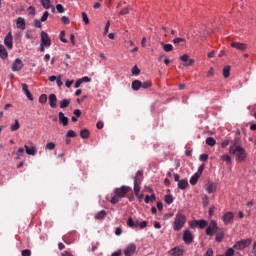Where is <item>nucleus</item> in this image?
I'll list each match as a JSON object with an SVG mask.
<instances>
[{
  "label": "nucleus",
  "instance_id": "nucleus-1",
  "mask_svg": "<svg viewBox=\"0 0 256 256\" xmlns=\"http://www.w3.org/2000/svg\"><path fill=\"white\" fill-rule=\"evenodd\" d=\"M229 153L230 155H234L238 163H243L247 160V151L239 145V138H235L231 141Z\"/></svg>",
  "mask_w": 256,
  "mask_h": 256
},
{
  "label": "nucleus",
  "instance_id": "nucleus-2",
  "mask_svg": "<svg viewBox=\"0 0 256 256\" xmlns=\"http://www.w3.org/2000/svg\"><path fill=\"white\" fill-rule=\"evenodd\" d=\"M129 191H131V187L129 186H121L119 188H116L114 190L115 195L110 200L112 205H116V203L121 201V199L127 197V193H129Z\"/></svg>",
  "mask_w": 256,
  "mask_h": 256
},
{
  "label": "nucleus",
  "instance_id": "nucleus-3",
  "mask_svg": "<svg viewBox=\"0 0 256 256\" xmlns=\"http://www.w3.org/2000/svg\"><path fill=\"white\" fill-rule=\"evenodd\" d=\"M185 223H187V217L182 213L176 214V217L173 223L174 231H181V229L185 227Z\"/></svg>",
  "mask_w": 256,
  "mask_h": 256
},
{
  "label": "nucleus",
  "instance_id": "nucleus-4",
  "mask_svg": "<svg viewBox=\"0 0 256 256\" xmlns=\"http://www.w3.org/2000/svg\"><path fill=\"white\" fill-rule=\"evenodd\" d=\"M251 243H253V239L251 238L239 240L234 244L233 249H235L236 251H243V249H247V247H249Z\"/></svg>",
  "mask_w": 256,
  "mask_h": 256
},
{
  "label": "nucleus",
  "instance_id": "nucleus-5",
  "mask_svg": "<svg viewBox=\"0 0 256 256\" xmlns=\"http://www.w3.org/2000/svg\"><path fill=\"white\" fill-rule=\"evenodd\" d=\"M217 229H219V226L217 225V221L211 220L209 223V226L206 228V235H208V237H213Z\"/></svg>",
  "mask_w": 256,
  "mask_h": 256
},
{
  "label": "nucleus",
  "instance_id": "nucleus-6",
  "mask_svg": "<svg viewBox=\"0 0 256 256\" xmlns=\"http://www.w3.org/2000/svg\"><path fill=\"white\" fill-rule=\"evenodd\" d=\"M174 181L178 183V189L184 190L187 189V187H189V182L187 181V179L180 180L179 174H174Z\"/></svg>",
  "mask_w": 256,
  "mask_h": 256
},
{
  "label": "nucleus",
  "instance_id": "nucleus-7",
  "mask_svg": "<svg viewBox=\"0 0 256 256\" xmlns=\"http://www.w3.org/2000/svg\"><path fill=\"white\" fill-rule=\"evenodd\" d=\"M234 220H235V214H233V212L225 213L222 218L224 225H233Z\"/></svg>",
  "mask_w": 256,
  "mask_h": 256
},
{
  "label": "nucleus",
  "instance_id": "nucleus-8",
  "mask_svg": "<svg viewBox=\"0 0 256 256\" xmlns=\"http://www.w3.org/2000/svg\"><path fill=\"white\" fill-rule=\"evenodd\" d=\"M193 232H191V230H184L183 233V241L186 245H191V243H193Z\"/></svg>",
  "mask_w": 256,
  "mask_h": 256
},
{
  "label": "nucleus",
  "instance_id": "nucleus-9",
  "mask_svg": "<svg viewBox=\"0 0 256 256\" xmlns=\"http://www.w3.org/2000/svg\"><path fill=\"white\" fill-rule=\"evenodd\" d=\"M135 251H137V245H135L134 243H130L124 249V255L125 256H133V255H135Z\"/></svg>",
  "mask_w": 256,
  "mask_h": 256
},
{
  "label": "nucleus",
  "instance_id": "nucleus-10",
  "mask_svg": "<svg viewBox=\"0 0 256 256\" xmlns=\"http://www.w3.org/2000/svg\"><path fill=\"white\" fill-rule=\"evenodd\" d=\"M41 44L45 45V47H51V39L49 38V34L47 32H41Z\"/></svg>",
  "mask_w": 256,
  "mask_h": 256
},
{
  "label": "nucleus",
  "instance_id": "nucleus-11",
  "mask_svg": "<svg viewBox=\"0 0 256 256\" xmlns=\"http://www.w3.org/2000/svg\"><path fill=\"white\" fill-rule=\"evenodd\" d=\"M23 69V61L21 59L16 58L12 64V71L17 73V71H21Z\"/></svg>",
  "mask_w": 256,
  "mask_h": 256
},
{
  "label": "nucleus",
  "instance_id": "nucleus-12",
  "mask_svg": "<svg viewBox=\"0 0 256 256\" xmlns=\"http://www.w3.org/2000/svg\"><path fill=\"white\" fill-rule=\"evenodd\" d=\"M4 45H6L8 49H13V34L11 32L5 36Z\"/></svg>",
  "mask_w": 256,
  "mask_h": 256
},
{
  "label": "nucleus",
  "instance_id": "nucleus-13",
  "mask_svg": "<svg viewBox=\"0 0 256 256\" xmlns=\"http://www.w3.org/2000/svg\"><path fill=\"white\" fill-rule=\"evenodd\" d=\"M231 47L237 49V51H245L247 49V44L241 42H231Z\"/></svg>",
  "mask_w": 256,
  "mask_h": 256
},
{
  "label": "nucleus",
  "instance_id": "nucleus-14",
  "mask_svg": "<svg viewBox=\"0 0 256 256\" xmlns=\"http://www.w3.org/2000/svg\"><path fill=\"white\" fill-rule=\"evenodd\" d=\"M58 117H59V123L63 125V127H67V125H69V118L66 117L63 112H59Z\"/></svg>",
  "mask_w": 256,
  "mask_h": 256
},
{
  "label": "nucleus",
  "instance_id": "nucleus-15",
  "mask_svg": "<svg viewBox=\"0 0 256 256\" xmlns=\"http://www.w3.org/2000/svg\"><path fill=\"white\" fill-rule=\"evenodd\" d=\"M48 101L51 109H55L57 107V95L50 94L48 97Z\"/></svg>",
  "mask_w": 256,
  "mask_h": 256
},
{
  "label": "nucleus",
  "instance_id": "nucleus-16",
  "mask_svg": "<svg viewBox=\"0 0 256 256\" xmlns=\"http://www.w3.org/2000/svg\"><path fill=\"white\" fill-rule=\"evenodd\" d=\"M16 27H17V29H21L22 31H25L26 23H25V19L23 17L17 18Z\"/></svg>",
  "mask_w": 256,
  "mask_h": 256
},
{
  "label": "nucleus",
  "instance_id": "nucleus-17",
  "mask_svg": "<svg viewBox=\"0 0 256 256\" xmlns=\"http://www.w3.org/2000/svg\"><path fill=\"white\" fill-rule=\"evenodd\" d=\"M127 225L131 229H137V227H139V220L134 221L132 217H129L127 220Z\"/></svg>",
  "mask_w": 256,
  "mask_h": 256
},
{
  "label": "nucleus",
  "instance_id": "nucleus-18",
  "mask_svg": "<svg viewBox=\"0 0 256 256\" xmlns=\"http://www.w3.org/2000/svg\"><path fill=\"white\" fill-rule=\"evenodd\" d=\"M206 191L208 193H215L217 191V185L213 182L206 184Z\"/></svg>",
  "mask_w": 256,
  "mask_h": 256
},
{
  "label": "nucleus",
  "instance_id": "nucleus-19",
  "mask_svg": "<svg viewBox=\"0 0 256 256\" xmlns=\"http://www.w3.org/2000/svg\"><path fill=\"white\" fill-rule=\"evenodd\" d=\"M170 255L181 256L183 255V248L175 247L170 250Z\"/></svg>",
  "mask_w": 256,
  "mask_h": 256
},
{
  "label": "nucleus",
  "instance_id": "nucleus-20",
  "mask_svg": "<svg viewBox=\"0 0 256 256\" xmlns=\"http://www.w3.org/2000/svg\"><path fill=\"white\" fill-rule=\"evenodd\" d=\"M7 57H9V52H7L5 46L0 44V59H7Z\"/></svg>",
  "mask_w": 256,
  "mask_h": 256
},
{
  "label": "nucleus",
  "instance_id": "nucleus-21",
  "mask_svg": "<svg viewBox=\"0 0 256 256\" xmlns=\"http://www.w3.org/2000/svg\"><path fill=\"white\" fill-rule=\"evenodd\" d=\"M24 148L26 149L27 155H37V148H35V146L29 147L27 145H24Z\"/></svg>",
  "mask_w": 256,
  "mask_h": 256
},
{
  "label": "nucleus",
  "instance_id": "nucleus-22",
  "mask_svg": "<svg viewBox=\"0 0 256 256\" xmlns=\"http://www.w3.org/2000/svg\"><path fill=\"white\" fill-rule=\"evenodd\" d=\"M224 237H225V231H223L222 229H219L216 234L215 241L217 243H221V241H223Z\"/></svg>",
  "mask_w": 256,
  "mask_h": 256
},
{
  "label": "nucleus",
  "instance_id": "nucleus-23",
  "mask_svg": "<svg viewBox=\"0 0 256 256\" xmlns=\"http://www.w3.org/2000/svg\"><path fill=\"white\" fill-rule=\"evenodd\" d=\"M105 217H107V212L105 210H101L95 215L94 219H96V221H103Z\"/></svg>",
  "mask_w": 256,
  "mask_h": 256
},
{
  "label": "nucleus",
  "instance_id": "nucleus-24",
  "mask_svg": "<svg viewBox=\"0 0 256 256\" xmlns=\"http://www.w3.org/2000/svg\"><path fill=\"white\" fill-rule=\"evenodd\" d=\"M196 225H198L199 229H205L207 225H209V222L206 220H195Z\"/></svg>",
  "mask_w": 256,
  "mask_h": 256
},
{
  "label": "nucleus",
  "instance_id": "nucleus-25",
  "mask_svg": "<svg viewBox=\"0 0 256 256\" xmlns=\"http://www.w3.org/2000/svg\"><path fill=\"white\" fill-rule=\"evenodd\" d=\"M231 75V66L227 65L223 68V77L225 79H229V76Z\"/></svg>",
  "mask_w": 256,
  "mask_h": 256
},
{
  "label": "nucleus",
  "instance_id": "nucleus-26",
  "mask_svg": "<svg viewBox=\"0 0 256 256\" xmlns=\"http://www.w3.org/2000/svg\"><path fill=\"white\" fill-rule=\"evenodd\" d=\"M160 45L163 47V50L166 53H171V51H173V46L171 44H165L164 42H161Z\"/></svg>",
  "mask_w": 256,
  "mask_h": 256
},
{
  "label": "nucleus",
  "instance_id": "nucleus-27",
  "mask_svg": "<svg viewBox=\"0 0 256 256\" xmlns=\"http://www.w3.org/2000/svg\"><path fill=\"white\" fill-rule=\"evenodd\" d=\"M70 104H71V100L63 99L60 101V109H67V107H69Z\"/></svg>",
  "mask_w": 256,
  "mask_h": 256
},
{
  "label": "nucleus",
  "instance_id": "nucleus-28",
  "mask_svg": "<svg viewBox=\"0 0 256 256\" xmlns=\"http://www.w3.org/2000/svg\"><path fill=\"white\" fill-rule=\"evenodd\" d=\"M217 144V141L213 137L206 138V145H209V147H215Z\"/></svg>",
  "mask_w": 256,
  "mask_h": 256
},
{
  "label": "nucleus",
  "instance_id": "nucleus-29",
  "mask_svg": "<svg viewBox=\"0 0 256 256\" xmlns=\"http://www.w3.org/2000/svg\"><path fill=\"white\" fill-rule=\"evenodd\" d=\"M140 87H141V81L140 80H134L132 82V89H133V91H139Z\"/></svg>",
  "mask_w": 256,
  "mask_h": 256
},
{
  "label": "nucleus",
  "instance_id": "nucleus-30",
  "mask_svg": "<svg viewBox=\"0 0 256 256\" xmlns=\"http://www.w3.org/2000/svg\"><path fill=\"white\" fill-rule=\"evenodd\" d=\"M221 161H224L227 165H231L232 163L231 156H229L228 154L222 155Z\"/></svg>",
  "mask_w": 256,
  "mask_h": 256
},
{
  "label": "nucleus",
  "instance_id": "nucleus-31",
  "mask_svg": "<svg viewBox=\"0 0 256 256\" xmlns=\"http://www.w3.org/2000/svg\"><path fill=\"white\" fill-rule=\"evenodd\" d=\"M199 177H201L199 174H194L191 178H190V184L192 185H197V182L199 181Z\"/></svg>",
  "mask_w": 256,
  "mask_h": 256
},
{
  "label": "nucleus",
  "instance_id": "nucleus-32",
  "mask_svg": "<svg viewBox=\"0 0 256 256\" xmlns=\"http://www.w3.org/2000/svg\"><path fill=\"white\" fill-rule=\"evenodd\" d=\"M43 9H51V0H41Z\"/></svg>",
  "mask_w": 256,
  "mask_h": 256
},
{
  "label": "nucleus",
  "instance_id": "nucleus-33",
  "mask_svg": "<svg viewBox=\"0 0 256 256\" xmlns=\"http://www.w3.org/2000/svg\"><path fill=\"white\" fill-rule=\"evenodd\" d=\"M89 135H90V133L87 129H83L80 131V137L82 139H89Z\"/></svg>",
  "mask_w": 256,
  "mask_h": 256
},
{
  "label": "nucleus",
  "instance_id": "nucleus-34",
  "mask_svg": "<svg viewBox=\"0 0 256 256\" xmlns=\"http://www.w3.org/2000/svg\"><path fill=\"white\" fill-rule=\"evenodd\" d=\"M21 127L19 124V120H15V123L10 126L11 131H18V129Z\"/></svg>",
  "mask_w": 256,
  "mask_h": 256
},
{
  "label": "nucleus",
  "instance_id": "nucleus-35",
  "mask_svg": "<svg viewBox=\"0 0 256 256\" xmlns=\"http://www.w3.org/2000/svg\"><path fill=\"white\" fill-rule=\"evenodd\" d=\"M24 153H25V149L23 147L18 148V150L16 152V155H17L16 159H18V160L21 159V157H23Z\"/></svg>",
  "mask_w": 256,
  "mask_h": 256
},
{
  "label": "nucleus",
  "instance_id": "nucleus-36",
  "mask_svg": "<svg viewBox=\"0 0 256 256\" xmlns=\"http://www.w3.org/2000/svg\"><path fill=\"white\" fill-rule=\"evenodd\" d=\"M141 191V186H139L138 179L134 178V193H139Z\"/></svg>",
  "mask_w": 256,
  "mask_h": 256
},
{
  "label": "nucleus",
  "instance_id": "nucleus-37",
  "mask_svg": "<svg viewBox=\"0 0 256 256\" xmlns=\"http://www.w3.org/2000/svg\"><path fill=\"white\" fill-rule=\"evenodd\" d=\"M26 39H35V35L33 34V30H26L25 34Z\"/></svg>",
  "mask_w": 256,
  "mask_h": 256
},
{
  "label": "nucleus",
  "instance_id": "nucleus-38",
  "mask_svg": "<svg viewBox=\"0 0 256 256\" xmlns=\"http://www.w3.org/2000/svg\"><path fill=\"white\" fill-rule=\"evenodd\" d=\"M129 11H131V6H127V7L123 8L119 12V15H129Z\"/></svg>",
  "mask_w": 256,
  "mask_h": 256
},
{
  "label": "nucleus",
  "instance_id": "nucleus-39",
  "mask_svg": "<svg viewBox=\"0 0 256 256\" xmlns=\"http://www.w3.org/2000/svg\"><path fill=\"white\" fill-rule=\"evenodd\" d=\"M151 85H153L151 81L141 82L142 89H149Z\"/></svg>",
  "mask_w": 256,
  "mask_h": 256
},
{
  "label": "nucleus",
  "instance_id": "nucleus-40",
  "mask_svg": "<svg viewBox=\"0 0 256 256\" xmlns=\"http://www.w3.org/2000/svg\"><path fill=\"white\" fill-rule=\"evenodd\" d=\"M39 103H41L42 105H45V103H47V94L40 95Z\"/></svg>",
  "mask_w": 256,
  "mask_h": 256
},
{
  "label": "nucleus",
  "instance_id": "nucleus-41",
  "mask_svg": "<svg viewBox=\"0 0 256 256\" xmlns=\"http://www.w3.org/2000/svg\"><path fill=\"white\" fill-rule=\"evenodd\" d=\"M165 203H167V205H171V203H173V196L172 195H166L164 198Z\"/></svg>",
  "mask_w": 256,
  "mask_h": 256
},
{
  "label": "nucleus",
  "instance_id": "nucleus-42",
  "mask_svg": "<svg viewBox=\"0 0 256 256\" xmlns=\"http://www.w3.org/2000/svg\"><path fill=\"white\" fill-rule=\"evenodd\" d=\"M172 43L174 45H179V43H185V38H174Z\"/></svg>",
  "mask_w": 256,
  "mask_h": 256
},
{
  "label": "nucleus",
  "instance_id": "nucleus-43",
  "mask_svg": "<svg viewBox=\"0 0 256 256\" xmlns=\"http://www.w3.org/2000/svg\"><path fill=\"white\" fill-rule=\"evenodd\" d=\"M47 19H49V11H45L40 19V21L42 23H45V21H47Z\"/></svg>",
  "mask_w": 256,
  "mask_h": 256
},
{
  "label": "nucleus",
  "instance_id": "nucleus-44",
  "mask_svg": "<svg viewBox=\"0 0 256 256\" xmlns=\"http://www.w3.org/2000/svg\"><path fill=\"white\" fill-rule=\"evenodd\" d=\"M55 149V143L54 142H49L46 144V150L47 151H53Z\"/></svg>",
  "mask_w": 256,
  "mask_h": 256
},
{
  "label": "nucleus",
  "instance_id": "nucleus-45",
  "mask_svg": "<svg viewBox=\"0 0 256 256\" xmlns=\"http://www.w3.org/2000/svg\"><path fill=\"white\" fill-rule=\"evenodd\" d=\"M66 137L69 139V138H75L77 137V133H75V131L73 130H69L66 134Z\"/></svg>",
  "mask_w": 256,
  "mask_h": 256
},
{
  "label": "nucleus",
  "instance_id": "nucleus-46",
  "mask_svg": "<svg viewBox=\"0 0 256 256\" xmlns=\"http://www.w3.org/2000/svg\"><path fill=\"white\" fill-rule=\"evenodd\" d=\"M202 205L204 207H207V205H209V196L204 195V197L202 198Z\"/></svg>",
  "mask_w": 256,
  "mask_h": 256
},
{
  "label": "nucleus",
  "instance_id": "nucleus-47",
  "mask_svg": "<svg viewBox=\"0 0 256 256\" xmlns=\"http://www.w3.org/2000/svg\"><path fill=\"white\" fill-rule=\"evenodd\" d=\"M82 19H83L85 25H89V16H87V13L82 12Z\"/></svg>",
  "mask_w": 256,
  "mask_h": 256
},
{
  "label": "nucleus",
  "instance_id": "nucleus-48",
  "mask_svg": "<svg viewBox=\"0 0 256 256\" xmlns=\"http://www.w3.org/2000/svg\"><path fill=\"white\" fill-rule=\"evenodd\" d=\"M139 73H141V69H139V67H137V65H135V66L132 68V74H133V75H139Z\"/></svg>",
  "mask_w": 256,
  "mask_h": 256
},
{
  "label": "nucleus",
  "instance_id": "nucleus-49",
  "mask_svg": "<svg viewBox=\"0 0 256 256\" xmlns=\"http://www.w3.org/2000/svg\"><path fill=\"white\" fill-rule=\"evenodd\" d=\"M34 26L36 27V29H41V27H43L39 19L34 20Z\"/></svg>",
  "mask_w": 256,
  "mask_h": 256
},
{
  "label": "nucleus",
  "instance_id": "nucleus-50",
  "mask_svg": "<svg viewBox=\"0 0 256 256\" xmlns=\"http://www.w3.org/2000/svg\"><path fill=\"white\" fill-rule=\"evenodd\" d=\"M195 60L194 59H189L188 61L184 63V67H191V65H194Z\"/></svg>",
  "mask_w": 256,
  "mask_h": 256
},
{
  "label": "nucleus",
  "instance_id": "nucleus-51",
  "mask_svg": "<svg viewBox=\"0 0 256 256\" xmlns=\"http://www.w3.org/2000/svg\"><path fill=\"white\" fill-rule=\"evenodd\" d=\"M235 255V250L233 248H229L226 252H225V256H233Z\"/></svg>",
  "mask_w": 256,
  "mask_h": 256
},
{
  "label": "nucleus",
  "instance_id": "nucleus-52",
  "mask_svg": "<svg viewBox=\"0 0 256 256\" xmlns=\"http://www.w3.org/2000/svg\"><path fill=\"white\" fill-rule=\"evenodd\" d=\"M56 10L58 13H65V8L61 4L56 5Z\"/></svg>",
  "mask_w": 256,
  "mask_h": 256
},
{
  "label": "nucleus",
  "instance_id": "nucleus-53",
  "mask_svg": "<svg viewBox=\"0 0 256 256\" xmlns=\"http://www.w3.org/2000/svg\"><path fill=\"white\" fill-rule=\"evenodd\" d=\"M204 169H205V164L200 165V167L198 168V173H196V175H199L201 177V175H203Z\"/></svg>",
  "mask_w": 256,
  "mask_h": 256
},
{
  "label": "nucleus",
  "instance_id": "nucleus-54",
  "mask_svg": "<svg viewBox=\"0 0 256 256\" xmlns=\"http://www.w3.org/2000/svg\"><path fill=\"white\" fill-rule=\"evenodd\" d=\"M215 206H211L208 210V215L209 217H213L214 213H215Z\"/></svg>",
  "mask_w": 256,
  "mask_h": 256
},
{
  "label": "nucleus",
  "instance_id": "nucleus-55",
  "mask_svg": "<svg viewBox=\"0 0 256 256\" xmlns=\"http://www.w3.org/2000/svg\"><path fill=\"white\" fill-rule=\"evenodd\" d=\"M61 21L64 23V25H69L70 23L69 17L67 16H62Z\"/></svg>",
  "mask_w": 256,
  "mask_h": 256
},
{
  "label": "nucleus",
  "instance_id": "nucleus-56",
  "mask_svg": "<svg viewBox=\"0 0 256 256\" xmlns=\"http://www.w3.org/2000/svg\"><path fill=\"white\" fill-rule=\"evenodd\" d=\"M199 159H200V161L205 162V161H207V159H209V155L208 154H201Z\"/></svg>",
  "mask_w": 256,
  "mask_h": 256
},
{
  "label": "nucleus",
  "instance_id": "nucleus-57",
  "mask_svg": "<svg viewBox=\"0 0 256 256\" xmlns=\"http://www.w3.org/2000/svg\"><path fill=\"white\" fill-rule=\"evenodd\" d=\"M65 38V31H61L60 32V41H62V43H67V39Z\"/></svg>",
  "mask_w": 256,
  "mask_h": 256
},
{
  "label": "nucleus",
  "instance_id": "nucleus-58",
  "mask_svg": "<svg viewBox=\"0 0 256 256\" xmlns=\"http://www.w3.org/2000/svg\"><path fill=\"white\" fill-rule=\"evenodd\" d=\"M29 15H35V7L33 6H29L28 9H27Z\"/></svg>",
  "mask_w": 256,
  "mask_h": 256
},
{
  "label": "nucleus",
  "instance_id": "nucleus-59",
  "mask_svg": "<svg viewBox=\"0 0 256 256\" xmlns=\"http://www.w3.org/2000/svg\"><path fill=\"white\" fill-rule=\"evenodd\" d=\"M215 75V69L210 68L209 71L207 72L206 77H213Z\"/></svg>",
  "mask_w": 256,
  "mask_h": 256
},
{
  "label": "nucleus",
  "instance_id": "nucleus-60",
  "mask_svg": "<svg viewBox=\"0 0 256 256\" xmlns=\"http://www.w3.org/2000/svg\"><path fill=\"white\" fill-rule=\"evenodd\" d=\"M180 59H181L184 63H186V62L189 61V55H188V54H184V55H182V56L180 57Z\"/></svg>",
  "mask_w": 256,
  "mask_h": 256
},
{
  "label": "nucleus",
  "instance_id": "nucleus-61",
  "mask_svg": "<svg viewBox=\"0 0 256 256\" xmlns=\"http://www.w3.org/2000/svg\"><path fill=\"white\" fill-rule=\"evenodd\" d=\"M138 227H140V229H145V227H147V221H142L138 224Z\"/></svg>",
  "mask_w": 256,
  "mask_h": 256
},
{
  "label": "nucleus",
  "instance_id": "nucleus-62",
  "mask_svg": "<svg viewBox=\"0 0 256 256\" xmlns=\"http://www.w3.org/2000/svg\"><path fill=\"white\" fill-rule=\"evenodd\" d=\"M22 256H31V250H29V249L23 250Z\"/></svg>",
  "mask_w": 256,
  "mask_h": 256
},
{
  "label": "nucleus",
  "instance_id": "nucleus-63",
  "mask_svg": "<svg viewBox=\"0 0 256 256\" xmlns=\"http://www.w3.org/2000/svg\"><path fill=\"white\" fill-rule=\"evenodd\" d=\"M205 256H213V249L212 248L208 249Z\"/></svg>",
  "mask_w": 256,
  "mask_h": 256
},
{
  "label": "nucleus",
  "instance_id": "nucleus-64",
  "mask_svg": "<svg viewBox=\"0 0 256 256\" xmlns=\"http://www.w3.org/2000/svg\"><path fill=\"white\" fill-rule=\"evenodd\" d=\"M121 255H122L121 250H117L116 252L112 253L111 256H121Z\"/></svg>",
  "mask_w": 256,
  "mask_h": 256
}]
</instances>
